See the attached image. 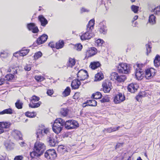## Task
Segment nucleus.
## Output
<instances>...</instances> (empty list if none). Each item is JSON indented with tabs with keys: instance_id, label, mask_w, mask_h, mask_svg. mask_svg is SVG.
Instances as JSON below:
<instances>
[{
	"instance_id": "obj_1",
	"label": "nucleus",
	"mask_w": 160,
	"mask_h": 160,
	"mask_svg": "<svg viewBox=\"0 0 160 160\" xmlns=\"http://www.w3.org/2000/svg\"><path fill=\"white\" fill-rule=\"evenodd\" d=\"M94 24V20H91L89 22L88 24L87 25V31L80 35V38L82 41L88 40L94 37V34L92 32Z\"/></svg>"
},
{
	"instance_id": "obj_2",
	"label": "nucleus",
	"mask_w": 160,
	"mask_h": 160,
	"mask_svg": "<svg viewBox=\"0 0 160 160\" xmlns=\"http://www.w3.org/2000/svg\"><path fill=\"white\" fill-rule=\"evenodd\" d=\"M46 149V147L44 143L39 141H37L34 144L33 151L30 153V156L32 158L38 157L41 156Z\"/></svg>"
},
{
	"instance_id": "obj_3",
	"label": "nucleus",
	"mask_w": 160,
	"mask_h": 160,
	"mask_svg": "<svg viewBox=\"0 0 160 160\" xmlns=\"http://www.w3.org/2000/svg\"><path fill=\"white\" fill-rule=\"evenodd\" d=\"M64 120L61 118L56 119L52 125V130L56 133H59L64 126Z\"/></svg>"
},
{
	"instance_id": "obj_4",
	"label": "nucleus",
	"mask_w": 160,
	"mask_h": 160,
	"mask_svg": "<svg viewBox=\"0 0 160 160\" xmlns=\"http://www.w3.org/2000/svg\"><path fill=\"white\" fill-rule=\"evenodd\" d=\"M40 98L38 97L35 95L32 96L30 98V103L29 104V107L32 108H36L39 107L42 103L41 102L39 101L38 102H36L38 101Z\"/></svg>"
},
{
	"instance_id": "obj_5",
	"label": "nucleus",
	"mask_w": 160,
	"mask_h": 160,
	"mask_svg": "<svg viewBox=\"0 0 160 160\" xmlns=\"http://www.w3.org/2000/svg\"><path fill=\"white\" fill-rule=\"evenodd\" d=\"M117 69L120 73L127 74L130 71L129 66L126 63H121L117 67Z\"/></svg>"
},
{
	"instance_id": "obj_6",
	"label": "nucleus",
	"mask_w": 160,
	"mask_h": 160,
	"mask_svg": "<svg viewBox=\"0 0 160 160\" xmlns=\"http://www.w3.org/2000/svg\"><path fill=\"white\" fill-rule=\"evenodd\" d=\"M44 156L47 159L53 160L57 156L56 152L54 149H50L48 150L44 153Z\"/></svg>"
},
{
	"instance_id": "obj_7",
	"label": "nucleus",
	"mask_w": 160,
	"mask_h": 160,
	"mask_svg": "<svg viewBox=\"0 0 160 160\" xmlns=\"http://www.w3.org/2000/svg\"><path fill=\"white\" fill-rule=\"evenodd\" d=\"M102 86L104 92H109L112 88V83L108 80H105L102 82Z\"/></svg>"
},
{
	"instance_id": "obj_8",
	"label": "nucleus",
	"mask_w": 160,
	"mask_h": 160,
	"mask_svg": "<svg viewBox=\"0 0 160 160\" xmlns=\"http://www.w3.org/2000/svg\"><path fill=\"white\" fill-rule=\"evenodd\" d=\"M88 76L87 72L85 70L81 69L77 73L78 78L80 81H83L87 79Z\"/></svg>"
},
{
	"instance_id": "obj_9",
	"label": "nucleus",
	"mask_w": 160,
	"mask_h": 160,
	"mask_svg": "<svg viewBox=\"0 0 160 160\" xmlns=\"http://www.w3.org/2000/svg\"><path fill=\"white\" fill-rule=\"evenodd\" d=\"M125 99L124 95L121 93H119L115 96L114 102L115 104H119L123 102Z\"/></svg>"
},
{
	"instance_id": "obj_10",
	"label": "nucleus",
	"mask_w": 160,
	"mask_h": 160,
	"mask_svg": "<svg viewBox=\"0 0 160 160\" xmlns=\"http://www.w3.org/2000/svg\"><path fill=\"white\" fill-rule=\"evenodd\" d=\"M155 70L153 68L148 69L146 71L145 77L147 79H150L155 75Z\"/></svg>"
},
{
	"instance_id": "obj_11",
	"label": "nucleus",
	"mask_w": 160,
	"mask_h": 160,
	"mask_svg": "<svg viewBox=\"0 0 160 160\" xmlns=\"http://www.w3.org/2000/svg\"><path fill=\"white\" fill-rule=\"evenodd\" d=\"M48 139L49 145L52 147H55L58 143L57 140L54 138L52 134H50L48 136Z\"/></svg>"
},
{
	"instance_id": "obj_12",
	"label": "nucleus",
	"mask_w": 160,
	"mask_h": 160,
	"mask_svg": "<svg viewBox=\"0 0 160 160\" xmlns=\"http://www.w3.org/2000/svg\"><path fill=\"white\" fill-rule=\"evenodd\" d=\"M27 27L29 30L32 31L34 33H37L38 32L37 27L36 26L34 23H31L28 24Z\"/></svg>"
},
{
	"instance_id": "obj_13",
	"label": "nucleus",
	"mask_w": 160,
	"mask_h": 160,
	"mask_svg": "<svg viewBox=\"0 0 160 160\" xmlns=\"http://www.w3.org/2000/svg\"><path fill=\"white\" fill-rule=\"evenodd\" d=\"M143 72L142 70L140 68H136L135 71V76L138 80H141L142 79Z\"/></svg>"
},
{
	"instance_id": "obj_14",
	"label": "nucleus",
	"mask_w": 160,
	"mask_h": 160,
	"mask_svg": "<svg viewBox=\"0 0 160 160\" xmlns=\"http://www.w3.org/2000/svg\"><path fill=\"white\" fill-rule=\"evenodd\" d=\"M48 38V36L46 34H43L39 37L37 40V43L38 44H41L44 42Z\"/></svg>"
},
{
	"instance_id": "obj_15",
	"label": "nucleus",
	"mask_w": 160,
	"mask_h": 160,
	"mask_svg": "<svg viewBox=\"0 0 160 160\" xmlns=\"http://www.w3.org/2000/svg\"><path fill=\"white\" fill-rule=\"evenodd\" d=\"M78 79L73 80L71 83V87L73 89H77L79 88L81 83Z\"/></svg>"
},
{
	"instance_id": "obj_16",
	"label": "nucleus",
	"mask_w": 160,
	"mask_h": 160,
	"mask_svg": "<svg viewBox=\"0 0 160 160\" xmlns=\"http://www.w3.org/2000/svg\"><path fill=\"white\" fill-rule=\"evenodd\" d=\"M138 86L137 84L131 83L129 84L128 87V89L130 92L134 93L137 90Z\"/></svg>"
},
{
	"instance_id": "obj_17",
	"label": "nucleus",
	"mask_w": 160,
	"mask_h": 160,
	"mask_svg": "<svg viewBox=\"0 0 160 160\" xmlns=\"http://www.w3.org/2000/svg\"><path fill=\"white\" fill-rule=\"evenodd\" d=\"M29 50L28 49H22L19 52H17L14 54V56L15 57L17 56L16 55L17 54H18L20 56H24L26 55L28 53Z\"/></svg>"
},
{
	"instance_id": "obj_18",
	"label": "nucleus",
	"mask_w": 160,
	"mask_h": 160,
	"mask_svg": "<svg viewBox=\"0 0 160 160\" xmlns=\"http://www.w3.org/2000/svg\"><path fill=\"white\" fill-rule=\"evenodd\" d=\"M13 135L17 139L22 140V135L20 131L18 130H14L12 132Z\"/></svg>"
},
{
	"instance_id": "obj_19",
	"label": "nucleus",
	"mask_w": 160,
	"mask_h": 160,
	"mask_svg": "<svg viewBox=\"0 0 160 160\" xmlns=\"http://www.w3.org/2000/svg\"><path fill=\"white\" fill-rule=\"evenodd\" d=\"M38 18L39 21L41 23L42 26L43 27L45 26L48 23L47 20L42 15L39 16Z\"/></svg>"
},
{
	"instance_id": "obj_20",
	"label": "nucleus",
	"mask_w": 160,
	"mask_h": 160,
	"mask_svg": "<svg viewBox=\"0 0 160 160\" xmlns=\"http://www.w3.org/2000/svg\"><path fill=\"white\" fill-rule=\"evenodd\" d=\"M121 127L119 126L117 127H110L105 128L103 131H107L108 132L110 133L118 130Z\"/></svg>"
},
{
	"instance_id": "obj_21",
	"label": "nucleus",
	"mask_w": 160,
	"mask_h": 160,
	"mask_svg": "<svg viewBox=\"0 0 160 160\" xmlns=\"http://www.w3.org/2000/svg\"><path fill=\"white\" fill-rule=\"evenodd\" d=\"M100 28L99 29V31L101 33L105 34L106 33V27L102 23H100L99 24Z\"/></svg>"
},
{
	"instance_id": "obj_22",
	"label": "nucleus",
	"mask_w": 160,
	"mask_h": 160,
	"mask_svg": "<svg viewBox=\"0 0 160 160\" xmlns=\"http://www.w3.org/2000/svg\"><path fill=\"white\" fill-rule=\"evenodd\" d=\"M100 66V64L98 62H91L90 67L92 69H95Z\"/></svg>"
},
{
	"instance_id": "obj_23",
	"label": "nucleus",
	"mask_w": 160,
	"mask_h": 160,
	"mask_svg": "<svg viewBox=\"0 0 160 160\" xmlns=\"http://www.w3.org/2000/svg\"><path fill=\"white\" fill-rule=\"evenodd\" d=\"M96 49L93 48L91 50L88 51L87 52V56L88 57H91L94 55L96 53Z\"/></svg>"
},
{
	"instance_id": "obj_24",
	"label": "nucleus",
	"mask_w": 160,
	"mask_h": 160,
	"mask_svg": "<svg viewBox=\"0 0 160 160\" xmlns=\"http://www.w3.org/2000/svg\"><path fill=\"white\" fill-rule=\"evenodd\" d=\"M11 124L10 122H0V128L3 129V128H8Z\"/></svg>"
},
{
	"instance_id": "obj_25",
	"label": "nucleus",
	"mask_w": 160,
	"mask_h": 160,
	"mask_svg": "<svg viewBox=\"0 0 160 160\" xmlns=\"http://www.w3.org/2000/svg\"><path fill=\"white\" fill-rule=\"evenodd\" d=\"M149 22L152 25H153L156 23V17L153 14L150 15L149 18Z\"/></svg>"
},
{
	"instance_id": "obj_26",
	"label": "nucleus",
	"mask_w": 160,
	"mask_h": 160,
	"mask_svg": "<svg viewBox=\"0 0 160 160\" xmlns=\"http://www.w3.org/2000/svg\"><path fill=\"white\" fill-rule=\"evenodd\" d=\"M13 113V110L11 108H9L5 109L3 111L0 112V115L3 114H12Z\"/></svg>"
},
{
	"instance_id": "obj_27",
	"label": "nucleus",
	"mask_w": 160,
	"mask_h": 160,
	"mask_svg": "<svg viewBox=\"0 0 160 160\" xmlns=\"http://www.w3.org/2000/svg\"><path fill=\"white\" fill-rule=\"evenodd\" d=\"M76 63L75 60L74 58H69L67 64L68 67H72Z\"/></svg>"
},
{
	"instance_id": "obj_28",
	"label": "nucleus",
	"mask_w": 160,
	"mask_h": 160,
	"mask_svg": "<svg viewBox=\"0 0 160 160\" xmlns=\"http://www.w3.org/2000/svg\"><path fill=\"white\" fill-rule=\"evenodd\" d=\"M154 65L156 67H158L160 65V56L157 55L154 61Z\"/></svg>"
},
{
	"instance_id": "obj_29",
	"label": "nucleus",
	"mask_w": 160,
	"mask_h": 160,
	"mask_svg": "<svg viewBox=\"0 0 160 160\" xmlns=\"http://www.w3.org/2000/svg\"><path fill=\"white\" fill-rule=\"evenodd\" d=\"M64 46V42L62 40H59L56 43L55 48L57 49L62 48Z\"/></svg>"
},
{
	"instance_id": "obj_30",
	"label": "nucleus",
	"mask_w": 160,
	"mask_h": 160,
	"mask_svg": "<svg viewBox=\"0 0 160 160\" xmlns=\"http://www.w3.org/2000/svg\"><path fill=\"white\" fill-rule=\"evenodd\" d=\"M95 81L101 80L103 78V75L101 72H98L97 74L95 75Z\"/></svg>"
},
{
	"instance_id": "obj_31",
	"label": "nucleus",
	"mask_w": 160,
	"mask_h": 160,
	"mask_svg": "<svg viewBox=\"0 0 160 160\" xmlns=\"http://www.w3.org/2000/svg\"><path fill=\"white\" fill-rule=\"evenodd\" d=\"M71 125L70 127H71L72 129L78 127L79 124L78 122L74 120H71Z\"/></svg>"
},
{
	"instance_id": "obj_32",
	"label": "nucleus",
	"mask_w": 160,
	"mask_h": 160,
	"mask_svg": "<svg viewBox=\"0 0 160 160\" xmlns=\"http://www.w3.org/2000/svg\"><path fill=\"white\" fill-rule=\"evenodd\" d=\"M43 133V129L40 128L38 129L36 132L37 138H39L44 136Z\"/></svg>"
},
{
	"instance_id": "obj_33",
	"label": "nucleus",
	"mask_w": 160,
	"mask_h": 160,
	"mask_svg": "<svg viewBox=\"0 0 160 160\" xmlns=\"http://www.w3.org/2000/svg\"><path fill=\"white\" fill-rule=\"evenodd\" d=\"M71 92V89L69 87H67L63 92L62 95L63 97H66L68 96Z\"/></svg>"
},
{
	"instance_id": "obj_34",
	"label": "nucleus",
	"mask_w": 160,
	"mask_h": 160,
	"mask_svg": "<svg viewBox=\"0 0 160 160\" xmlns=\"http://www.w3.org/2000/svg\"><path fill=\"white\" fill-rule=\"evenodd\" d=\"M71 120H69L67 121H66L65 122V121L64 120V126L67 129H72L71 127H70L71 125Z\"/></svg>"
},
{
	"instance_id": "obj_35",
	"label": "nucleus",
	"mask_w": 160,
	"mask_h": 160,
	"mask_svg": "<svg viewBox=\"0 0 160 160\" xmlns=\"http://www.w3.org/2000/svg\"><path fill=\"white\" fill-rule=\"evenodd\" d=\"M14 76L11 74H8L5 77V79L8 81H11L14 80Z\"/></svg>"
},
{
	"instance_id": "obj_36",
	"label": "nucleus",
	"mask_w": 160,
	"mask_h": 160,
	"mask_svg": "<svg viewBox=\"0 0 160 160\" xmlns=\"http://www.w3.org/2000/svg\"><path fill=\"white\" fill-rule=\"evenodd\" d=\"M22 102L20 100H18L15 103L16 107L18 109H21L22 108Z\"/></svg>"
},
{
	"instance_id": "obj_37",
	"label": "nucleus",
	"mask_w": 160,
	"mask_h": 160,
	"mask_svg": "<svg viewBox=\"0 0 160 160\" xmlns=\"http://www.w3.org/2000/svg\"><path fill=\"white\" fill-rule=\"evenodd\" d=\"M60 113L63 116H66L68 113V110L67 108H62L60 110Z\"/></svg>"
},
{
	"instance_id": "obj_38",
	"label": "nucleus",
	"mask_w": 160,
	"mask_h": 160,
	"mask_svg": "<svg viewBox=\"0 0 160 160\" xmlns=\"http://www.w3.org/2000/svg\"><path fill=\"white\" fill-rule=\"evenodd\" d=\"M97 102L94 99L90 100V104H88L85 106H83V108L86 107L87 106H95L97 105Z\"/></svg>"
},
{
	"instance_id": "obj_39",
	"label": "nucleus",
	"mask_w": 160,
	"mask_h": 160,
	"mask_svg": "<svg viewBox=\"0 0 160 160\" xmlns=\"http://www.w3.org/2000/svg\"><path fill=\"white\" fill-rule=\"evenodd\" d=\"M92 96L93 98L95 99H98L100 98L102 96V94L99 92H97L92 94Z\"/></svg>"
},
{
	"instance_id": "obj_40",
	"label": "nucleus",
	"mask_w": 160,
	"mask_h": 160,
	"mask_svg": "<svg viewBox=\"0 0 160 160\" xmlns=\"http://www.w3.org/2000/svg\"><path fill=\"white\" fill-rule=\"evenodd\" d=\"M118 77V74L115 72H112L111 75V79L113 81L114 80H117Z\"/></svg>"
},
{
	"instance_id": "obj_41",
	"label": "nucleus",
	"mask_w": 160,
	"mask_h": 160,
	"mask_svg": "<svg viewBox=\"0 0 160 160\" xmlns=\"http://www.w3.org/2000/svg\"><path fill=\"white\" fill-rule=\"evenodd\" d=\"M126 78V76L125 75H121L119 76L118 75L117 80L119 82H124Z\"/></svg>"
},
{
	"instance_id": "obj_42",
	"label": "nucleus",
	"mask_w": 160,
	"mask_h": 160,
	"mask_svg": "<svg viewBox=\"0 0 160 160\" xmlns=\"http://www.w3.org/2000/svg\"><path fill=\"white\" fill-rule=\"evenodd\" d=\"M35 78L38 82H41L45 79L44 78L41 76H36Z\"/></svg>"
},
{
	"instance_id": "obj_43",
	"label": "nucleus",
	"mask_w": 160,
	"mask_h": 160,
	"mask_svg": "<svg viewBox=\"0 0 160 160\" xmlns=\"http://www.w3.org/2000/svg\"><path fill=\"white\" fill-rule=\"evenodd\" d=\"M25 115L29 118H34L36 116L35 113L34 112H26Z\"/></svg>"
},
{
	"instance_id": "obj_44",
	"label": "nucleus",
	"mask_w": 160,
	"mask_h": 160,
	"mask_svg": "<svg viewBox=\"0 0 160 160\" xmlns=\"http://www.w3.org/2000/svg\"><path fill=\"white\" fill-rule=\"evenodd\" d=\"M74 48L78 51H80L82 48V46L80 44H77L75 45Z\"/></svg>"
},
{
	"instance_id": "obj_45",
	"label": "nucleus",
	"mask_w": 160,
	"mask_h": 160,
	"mask_svg": "<svg viewBox=\"0 0 160 160\" xmlns=\"http://www.w3.org/2000/svg\"><path fill=\"white\" fill-rule=\"evenodd\" d=\"M42 55V53L40 52H38L36 53L34 56V58L35 59H37L41 57Z\"/></svg>"
},
{
	"instance_id": "obj_46",
	"label": "nucleus",
	"mask_w": 160,
	"mask_h": 160,
	"mask_svg": "<svg viewBox=\"0 0 160 160\" xmlns=\"http://www.w3.org/2000/svg\"><path fill=\"white\" fill-rule=\"evenodd\" d=\"M131 8L132 11L134 13H137L139 9V7L138 6L135 5H132L131 7Z\"/></svg>"
},
{
	"instance_id": "obj_47",
	"label": "nucleus",
	"mask_w": 160,
	"mask_h": 160,
	"mask_svg": "<svg viewBox=\"0 0 160 160\" xmlns=\"http://www.w3.org/2000/svg\"><path fill=\"white\" fill-rule=\"evenodd\" d=\"M110 100L108 96H106L102 98L101 100L102 102H108Z\"/></svg>"
},
{
	"instance_id": "obj_48",
	"label": "nucleus",
	"mask_w": 160,
	"mask_h": 160,
	"mask_svg": "<svg viewBox=\"0 0 160 160\" xmlns=\"http://www.w3.org/2000/svg\"><path fill=\"white\" fill-rule=\"evenodd\" d=\"M104 41L101 39H98L96 41V43L98 46H101L102 44L103 43Z\"/></svg>"
},
{
	"instance_id": "obj_49",
	"label": "nucleus",
	"mask_w": 160,
	"mask_h": 160,
	"mask_svg": "<svg viewBox=\"0 0 160 160\" xmlns=\"http://www.w3.org/2000/svg\"><path fill=\"white\" fill-rule=\"evenodd\" d=\"M7 56V53L6 52L3 51L0 53V57L1 58H5Z\"/></svg>"
},
{
	"instance_id": "obj_50",
	"label": "nucleus",
	"mask_w": 160,
	"mask_h": 160,
	"mask_svg": "<svg viewBox=\"0 0 160 160\" xmlns=\"http://www.w3.org/2000/svg\"><path fill=\"white\" fill-rule=\"evenodd\" d=\"M154 12L156 14L160 15V6L157 7L154 9Z\"/></svg>"
},
{
	"instance_id": "obj_51",
	"label": "nucleus",
	"mask_w": 160,
	"mask_h": 160,
	"mask_svg": "<svg viewBox=\"0 0 160 160\" xmlns=\"http://www.w3.org/2000/svg\"><path fill=\"white\" fill-rule=\"evenodd\" d=\"M14 144L13 143H9L6 146L7 148L9 150H12L14 148Z\"/></svg>"
},
{
	"instance_id": "obj_52",
	"label": "nucleus",
	"mask_w": 160,
	"mask_h": 160,
	"mask_svg": "<svg viewBox=\"0 0 160 160\" xmlns=\"http://www.w3.org/2000/svg\"><path fill=\"white\" fill-rule=\"evenodd\" d=\"M43 136L45 135H48L49 133V129L48 128H44L43 129Z\"/></svg>"
},
{
	"instance_id": "obj_53",
	"label": "nucleus",
	"mask_w": 160,
	"mask_h": 160,
	"mask_svg": "<svg viewBox=\"0 0 160 160\" xmlns=\"http://www.w3.org/2000/svg\"><path fill=\"white\" fill-rule=\"evenodd\" d=\"M146 50H147V53L148 54V53H149L151 52V47L149 44L146 45Z\"/></svg>"
},
{
	"instance_id": "obj_54",
	"label": "nucleus",
	"mask_w": 160,
	"mask_h": 160,
	"mask_svg": "<svg viewBox=\"0 0 160 160\" xmlns=\"http://www.w3.org/2000/svg\"><path fill=\"white\" fill-rule=\"evenodd\" d=\"M23 158V157L22 156H16L14 158V160H22Z\"/></svg>"
},
{
	"instance_id": "obj_55",
	"label": "nucleus",
	"mask_w": 160,
	"mask_h": 160,
	"mask_svg": "<svg viewBox=\"0 0 160 160\" xmlns=\"http://www.w3.org/2000/svg\"><path fill=\"white\" fill-rule=\"evenodd\" d=\"M47 93L48 94V95L51 96V95H52L53 94V91L52 89L48 90L47 91Z\"/></svg>"
},
{
	"instance_id": "obj_56",
	"label": "nucleus",
	"mask_w": 160,
	"mask_h": 160,
	"mask_svg": "<svg viewBox=\"0 0 160 160\" xmlns=\"http://www.w3.org/2000/svg\"><path fill=\"white\" fill-rule=\"evenodd\" d=\"M143 97V95L141 94H139L137 97H136V99L138 101H140V98L142 97Z\"/></svg>"
},
{
	"instance_id": "obj_57",
	"label": "nucleus",
	"mask_w": 160,
	"mask_h": 160,
	"mask_svg": "<svg viewBox=\"0 0 160 160\" xmlns=\"http://www.w3.org/2000/svg\"><path fill=\"white\" fill-rule=\"evenodd\" d=\"M24 69L26 71H30L31 69V68L30 65H27L26 66H25L24 67Z\"/></svg>"
},
{
	"instance_id": "obj_58",
	"label": "nucleus",
	"mask_w": 160,
	"mask_h": 160,
	"mask_svg": "<svg viewBox=\"0 0 160 160\" xmlns=\"http://www.w3.org/2000/svg\"><path fill=\"white\" fill-rule=\"evenodd\" d=\"M48 45L49 47L53 48L55 47L54 44L53 42H50L48 44Z\"/></svg>"
},
{
	"instance_id": "obj_59",
	"label": "nucleus",
	"mask_w": 160,
	"mask_h": 160,
	"mask_svg": "<svg viewBox=\"0 0 160 160\" xmlns=\"http://www.w3.org/2000/svg\"><path fill=\"white\" fill-rule=\"evenodd\" d=\"M7 158L6 156H0V160H5Z\"/></svg>"
},
{
	"instance_id": "obj_60",
	"label": "nucleus",
	"mask_w": 160,
	"mask_h": 160,
	"mask_svg": "<svg viewBox=\"0 0 160 160\" xmlns=\"http://www.w3.org/2000/svg\"><path fill=\"white\" fill-rule=\"evenodd\" d=\"M58 150H64V151H65V148H64V147L62 146H59L58 148Z\"/></svg>"
},
{
	"instance_id": "obj_61",
	"label": "nucleus",
	"mask_w": 160,
	"mask_h": 160,
	"mask_svg": "<svg viewBox=\"0 0 160 160\" xmlns=\"http://www.w3.org/2000/svg\"><path fill=\"white\" fill-rule=\"evenodd\" d=\"M5 79L1 78L0 79V85H2L5 82Z\"/></svg>"
},
{
	"instance_id": "obj_62",
	"label": "nucleus",
	"mask_w": 160,
	"mask_h": 160,
	"mask_svg": "<svg viewBox=\"0 0 160 160\" xmlns=\"http://www.w3.org/2000/svg\"><path fill=\"white\" fill-rule=\"evenodd\" d=\"M122 143H118L117 144L116 146V148H119V147L122 146Z\"/></svg>"
},
{
	"instance_id": "obj_63",
	"label": "nucleus",
	"mask_w": 160,
	"mask_h": 160,
	"mask_svg": "<svg viewBox=\"0 0 160 160\" xmlns=\"http://www.w3.org/2000/svg\"><path fill=\"white\" fill-rule=\"evenodd\" d=\"M81 11L82 12H88V10H87L86 9L82 8L81 9Z\"/></svg>"
},
{
	"instance_id": "obj_64",
	"label": "nucleus",
	"mask_w": 160,
	"mask_h": 160,
	"mask_svg": "<svg viewBox=\"0 0 160 160\" xmlns=\"http://www.w3.org/2000/svg\"><path fill=\"white\" fill-rule=\"evenodd\" d=\"M20 144L21 146H24L26 145V144L23 142H20Z\"/></svg>"
}]
</instances>
